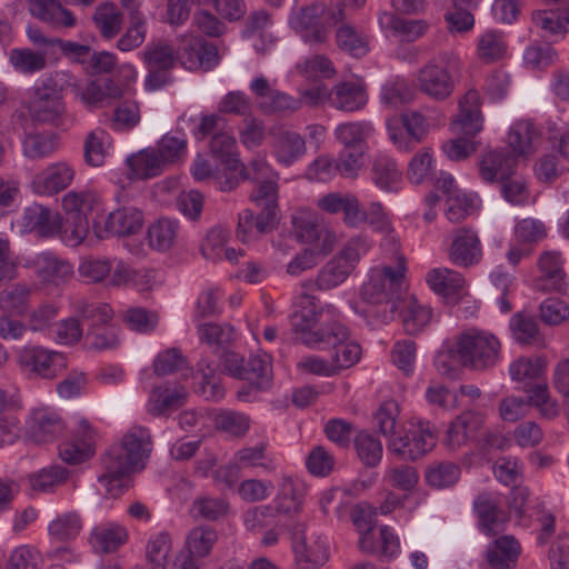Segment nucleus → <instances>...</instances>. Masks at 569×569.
<instances>
[{"instance_id": "nucleus-38", "label": "nucleus", "mask_w": 569, "mask_h": 569, "mask_svg": "<svg viewBox=\"0 0 569 569\" xmlns=\"http://www.w3.org/2000/svg\"><path fill=\"white\" fill-rule=\"evenodd\" d=\"M538 266L542 273L540 287L543 290H553L557 292H563L566 290L567 283L565 281V271L562 269V260L559 252H543L540 256Z\"/></svg>"}, {"instance_id": "nucleus-36", "label": "nucleus", "mask_w": 569, "mask_h": 569, "mask_svg": "<svg viewBox=\"0 0 569 569\" xmlns=\"http://www.w3.org/2000/svg\"><path fill=\"white\" fill-rule=\"evenodd\" d=\"M367 103L365 86L358 81H345L336 84L330 93V104L342 111H356Z\"/></svg>"}, {"instance_id": "nucleus-17", "label": "nucleus", "mask_w": 569, "mask_h": 569, "mask_svg": "<svg viewBox=\"0 0 569 569\" xmlns=\"http://www.w3.org/2000/svg\"><path fill=\"white\" fill-rule=\"evenodd\" d=\"M92 201L86 192L69 191L62 198V207L66 211L63 231L70 232L74 244L81 243L89 232L87 214L92 210Z\"/></svg>"}, {"instance_id": "nucleus-39", "label": "nucleus", "mask_w": 569, "mask_h": 569, "mask_svg": "<svg viewBox=\"0 0 569 569\" xmlns=\"http://www.w3.org/2000/svg\"><path fill=\"white\" fill-rule=\"evenodd\" d=\"M372 181L381 190L397 192L402 182V171L398 163L388 156L379 154L372 163Z\"/></svg>"}, {"instance_id": "nucleus-14", "label": "nucleus", "mask_w": 569, "mask_h": 569, "mask_svg": "<svg viewBox=\"0 0 569 569\" xmlns=\"http://www.w3.org/2000/svg\"><path fill=\"white\" fill-rule=\"evenodd\" d=\"M476 527L487 537L498 536L505 531L509 516L502 507L501 498L496 492L483 491L472 501Z\"/></svg>"}, {"instance_id": "nucleus-47", "label": "nucleus", "mask_w": 569, "mask_h": 569, "mask_svg": "<svg viewBox=\"0 0 569 569\" xmlns=\"http://www.w3.org/2000/svg\"><path fill=\"white\" fill-rule=\"evenodd\" d=\"M510 329L517 342L526 346L541 348L545 340L539 331L536 319L523 313H516L510 320Z\"/></svg>"}, {"instance_id": "nucleus-34", "label": "nucleus", "mask_w": 569, "mask_h": 569, "mask_svg": "<svg viewBox=\"0 0 569 569\" xmlns=\"http://www.w3.org/2000/svg\"><path fill=\"white\" fill-rule=\"evenodd\" d=\"M427 282L436 293L452 303L459 300L466 283L461 273L448 268H436L429 271Z\"/></svg>"}, {"instance_id": "nucleus-42", "label": "nucleus", "mask_w": 569, "mask_h": 569, "mask_svg": "<svg viewBox=\"0 0 569 569\" xmlns=\"http://www.w3.org/2000/svg\"><path fill=\"white\" fill-rule=\"evenodd\" d=\"M367 163V152L362 144H345L336 158V170L339 176L356 179Z\"/></svg>"}, {"instance_id": "nucleus-18", "label": "nucleus", "mask_w": 569, "mask_h": 569, "mask_svg": "<svg viewBox=\"0 0 569 569\" xmlns=\"http://www.w3.org/2000/svg\"><path fill=\"white\" fill-rule=\"evenodd\" d=\"M327 538L318 536L308 542L305 536V525L297 523L292 528V551L299 569H318L329 559Z\"/></svg>"}, {"instance_id": "nucleus-15", "label": "nucleus", "mask_w": 569, "mask_h": 569, "mask_svg": "<svg viewBox=\"0 0 569 569\" xmlns=\"http://www.w3.org/2000/svg\"><path fill=\"white\" fill-rule=\"evenodd\" d=\"M333 8H327L322 2H313L295 11L290 19V26L302 33L306 42L323 43L328 39L329 28L327 14Z\"/></svg>"}, {"instance_id": "nucleus-62", "label": "nucleus", "mask_w": 569, "mask_h": 569, "mask_svg": "<svg viewBox=\"0 0 569 569\" xmlns=\"http://www.w3.org/2000/svg\"><path fill=\"white\" fill-rule=\"evenodd\" d=\"M171 550V538L167 532L152 537L147 545V562L150 569H167L168 556Z\"/></svg>"}, {"instance_id": "nucleus-13", "label": "nucleus", "mask_w": 569, "mask_h": 569, "mask_svg": "<svg viewBox=\"0 0 569 569\" xmlns=\"http://www.w3.org/2000/svg\"><path fill=\"white\" fill-rule=\"evenodd\" d=\"M249 89L256 98L258 108L264 114L286 117L301 108L298 98L276 89L264 76L253 78Z\"/></svg>"}, {"instance_id": "nucleus-61", "label": "nucleus", "mask_w": 569, "mask_h": 569, "mask_svg": "<svg viewBox=\"0 0 569 569\" xmlns=\"http://www.w3.org/2000/svg\"><path fill=\"white\" fill-rule=\"evenodd\" d=\"M482 129V117L459 113L450 123L455 136L449 142H470Z\"/></svg>"}, {"instance_id": "nucleus-29", "label": "nucleus", "mask_w": 569, "mask_h": 569, "mask_svg": "<svg viewBox=\"0 0 569 569\" xmlns=\"http://www.w3.org/2000/svg\"><path fill=\"white\" fill-rule=\"evenodd\" d=\"M485 423V417L478 411L468 410L460 413L448 427L445 445L450 449H457L479 431Z\"/></svg>"}, {"instance_id": "nucleus-37", "label": "nucleus", "mask_w": 569, "mask_h": 569, "mask_svg": "<svg viewBox=\"0 0 569 569\" xmlns=\"http://www.w3.org/2000/svg\"><path fill=\"white\" fill-rule=\"evenodd\" d=\"M382 29L390 30L392 36L401 41L412 42L422 37L428 24L423 20H407L396 17L392 12L382 11L378 16Z\"/></svg>"}, {"instance_id": "nucleus-12", "label": "nucleus", "mask_w": 569, "mask_h": 569, "mask_svg": "<svg viewBox=\"0 0 569 569\" xmlns=\"http://www.w3.org/2000/svg\"><path fill=\"white\" fill-rule=\"evenodd\" d=\"M234 144H211L207 157L198 154L193 161L191 172L197 181L214 177L219 186L222 179L239 168V156L233 150Z\"/></svg>"}, {"instance_id": "nucleus-3", "label": "nucleus", "mask_w": 569, "mask_h": 569, "mask_svg": "<svg viewBox=\"0 0 569 569\" xmlns=\"http://www.w3.org/2000/svg\"><path fill=\"white\" fill-rule=\"evenodd\" d=\"M462 62L452 51H443L430 59L417 73L418 89L437 101L449 98L460 77Z\"/></svg>"}, {"instance_id": "nucleus-8", "label": "nucleus", "mask_w": 569, "mask_h": 569, "mask_svg": "<svg viewBox=\"0 0 569 569\" xmlns=\"http://www.w3.org/2000/svg\"><path fill=\"white\" fill-rule=\"evenodd\" d=\"M500 342L493 335L471 331L460 336L455 351L465 367L485 370L500 360Z\"/></svg>"}, {"instance_id": "nucleus-7", "label": "nucleus", "mask_w": 569, "mask_h": 569, "mask_svg": "<svg viewBox=\"0 0 569 569\" xmlns=\"http://www.w3.org/2000/svg\"><path fill=\"white\" fill-rule=\"evenodd\" d=\"M186 152L187 144H156L143 148L126 158V177L130 181L156 178L168 163L179 161Z\"/></svg>"}, {"instance_id": "nucleus-41", "label": "nucleus", "mask_w": 569, "mask_h": 569, "mask_svg": "<svg viewBox=\"0 0 569 569\" xmlns=\"http://www.w3.org/2000/svg\"><path fill=\"white\" fill-rule=\"evenodd\" d=\"M38 277L47 283L59 284L73 273L72 266L50 252L38 256L36 261Z\"/></svg>"}, {"instance_id": "nucleus-11", "label": "nucleus", "mask_w": 569, "mask_h": 569, "mask_svg": "<svg viewBox=\"0 0 569 569\" xmlns=\"http://www.w3.org/2000/svg\"><path fill=\"white\" fill-rule=\"evenodd\" d=\"M349 329L340 321H332L321 340H309L308 347L318 350H332L331 360L337 373L353 366L360 359L361 348L349 341Z\"/></svg>"}, {"instance_id": "nucleus-43", "label": "nucleus", "mask_w": 569, "mask_h": 569, "mask_svg": "<svg viewBox=\"0 0 569 569\" xmlns=\"http://www.w3.org/2000/svg\"><path fill=\"white\" fill-rule=\"evenodd\" d=\"M31 14L54 26L70 28L76 24L72 12L63 8L57 0H33Z\"/></svg>"}, {"instance_id": "nucleus-22", "label": "nucleus", "mask_w": 569, "mask_h": 569, "mask_svg": "<svg viewBox=\"0 0 569 569\" xmlns=\"http://www.w3.org/2000/svg\"><path fill=\"white\" fill-rule=\"evenodd\" d=\"M293 233L298 241L309 243V249H316L323 256L335 247V236L323 228L312 213H299L292 217Z\"/></svg>"}, {"instance_id": "nucleus-58", "label": "nucleus", "mask_w": 569, "mask_h": 569, "mask_svg": "<svg viewBox=\"0 0 569 569\" xmlns=\"http://www.w3.org/2000/svg\"><path fill=\"white\" fill-rule=\"evenodd\" d=\"M217 430L229 433L232 437H243L250 428V419L241 412L221 410L213 418Z\"/></svg>"}, {"instance_id": "nucleus-49", "label": "nucleus", "mask_w": 569, "mask_h": 569, "mask_svg": "<svg viewBox=\"0 0 569 569\" xmlns=\"http://www.w3.org/2000/svg\"><path fill=\"white\" fill-rule=\"evenodd\" d=\"M267 170V163L260 159L250 161L248 168L239 161V168L236 171L227 174L223 179L222 177L219 178V189L221 191H231L238 187L240 180L260 182L266 178Z\"/></svg>"}, {"instance_id": "nucleus-35", "label": "nucleus", "mask_w": 569, "mask_h": 569, "mask_svg": "<svg viewBox=\"0 0 569 569\" xmlns=\"http://www.w3.org/2000/svg\"><path fill=\"white\" fill-rule=\"evenodd\" d=\"M143 221L141 210L134 207H122L109 213L103 232L119 237L131 236L141 230Z\"/></svg>"}, {"instance_id": "nucleus-64", "label": "nucleus", "mask_w": 569, "mask_h": 569, "mask_svg": "<svg viewBox=\"0 0 569 569\" xmlns=\"http://www.w3.org/2000/svg\"><path fill=\"white\" fill-rule=\"evenodd\" d=\"M9 59L14 69L23 73L38 72L47 66L46 56L31 49H12Z\"/></svg>"}, {"instance_id": "nucleus-25", "label": "nucleus", "mask_w": 569, "mask_h": 569, "mask_svg": "<svg viewBox=\"0 0 569 569\" xmlns=\"http://www.w3.org/2000/svg\"><path fill=\"white\" fill-rule=\"evenodd\" d=\"M482 258L481 242L477 232L470 229H458L453 237L449 259L459 267L477 264Z\"/></svg>"}, {"instance_id": "nucleus-20", "label": "nucleus", "mask_w": 569, "mask_h": 569, "mask_svg": "<svg viewBox=\"0 0 569 569\" xmlns=\"http://www.w3.org/2000/svg\"><path fill=\"white\" fill-rule=\"evenodd\" d=\"M327 22L336 27V43L352 57L361 58L369 51L367 37L346 19L343 8L337 6L327 14Z\"/></svg>"}, {"instance_id": "nucleus-23", "label": "nucleus", "mask_w": 569, "mask_h": 569, "mask_svg": "<svg viewBox=\"0 0 569 569\" xmlns=\"http://www.w3.org/2000/svg\"><path fill=\"white\" fill-rule=\"evenodd\" d=\"M96 438L97 433L89 421L80 418L72 439L60 446V458L69 465L89 460L96 452Z\"/></svg>"}, {"instance_id": "nucleus-33", "label": "nucleus", "mask_w": 569, "mask_h": 569, "mask_svg": "<svg viewBox=\"0 0 569 569\" xmlns=\"http://www.w3.org/2000/svg\"><path fill=\"white\" fill-rule=\"evenodd\" d=\"M272 216V213L270 214ZM278 227V221L262 212L254 213L251 209H244L239 213L237 238L246 243L269 233Z\"/></svg>"}, {"instance_id": "nucleus-45", "label": "nucleus", "mask_w": 569, "mask_h": 569, "mask_svg": "<svg viewBox=\"0 0 569 569\" xmlns=\"http://www.w3.org/2000/svg\"><path fill=\"white\" fill-rule=\"evenodd\" d=\"M179 223L169 218H160L148 228L149 246L160 252L173 247L178 238Z\"/></svg>"}, {"instance_id": "nucleus-6", "label": "nucleus", "mask_w": 569, "mask_h": 569, "mask_svg": "<svg viewBox=\"0 0 569 569\" xmlns=\"http://www.w3.org/2000/svg\"><path fill=\"white\" fill-rule=\"evenodd\" d=\"M335 319V309L323 310L317 297L303 292L296 302V310L290 316L298 340L308 347L309 340H321Z\"/></svg>"}, {"instance_id": "nucleus-54", "label": "nucleus", "mask_w": 569, "mask_h": 569, "mask_svg": "<svg viewBox=\"0 0 569 569\" xmlns=\"http://www.w3.org/2000/svg\"><path fill=\"white\" fill-rule=\"evenodd\" d=\"M93 22L104 39L114 38L123 24V16L112 3L99 6L93 13Z\"/></svg>"}, {"instance_id": "nucleus-46", "label": "nucleus", "mask_w": 569, "mask_h": 569, "mask_svg": "<svg viewBox=\"0 0 569 569\" xmlns=\"http://www.w3.org/2000/svg\"><path fill=\"white\" fill-rule=\"evenodd\" d=\"M532 24L543 36H563L569 32V11L536 10L531 13Z\"/></svg>"}, {"instance_id": "nucleus-19", "label": "nucleus", "mask_w": 569, "mask_h": 569, "mask_svg": "<svg viewBox=\"0 0 569 569\" xmlns=\"http://www.w3.org/2000/svg\"><path fill=\"white\" fill-rule=\"evenodd\" d=\"M20 367L43 379H53L67 369V358L42 347L24 348L19 356Z\"/></svg>"}, {"instance_id": "nucleus-1", "label": "nucleus", "mask_w": 569, "mask_h": 569, "mask_svg": "<svg viewBox=\"0 0 569 569\" xmlns=\"http://www.w3.org/2000/svg\"><path fill=\"white\" fill-rule=\"evenodd\" d=\"M152 448L150 430L131 427L119 442L106 450L101 459L104 472L98 481L111 496L121 495L130 485V475L144 469Z\"/></svg>"}, {"instance_id": "nucleus-32", "label": "nucleus", "mask_w": 569, "mask_h": 569, "mask_svg": "<svg viewBox=\"0 0 569 569\" xmlns=\"http://www.w3.org/2000/svg\"><path fill=\"white\" fill-rule=\"evenodd\" d=\"M128 540L127 529L117 522H102L91 529L89 543L98 553L117 551Z\"/></svg>"}, {"instance_id": "nucleus-31", "label": "nucleus", "mask_w": 569, "mask_h": 569, "mask_svg": "<svg viewBox=\"0 0 569 569\" xmlns=\"http://www.w3.org/2000/svg\"><path fill=\"white\" fill-rule=\"evenodd\" d=\"M520 552L519 541L513 536L505 535L488 545L485 557L491 569H513Z\"/></svg>"}, {"instance_id": "nucleus-52", "label": "nucleus", "mask_w": 569, "mask_h": 569, "mask_svg": "<svg viewBox=\"0 0 569 569\" xmlns=\"http://www.w3.org/2000/svg\"><path fill=\"white\" fill-rule=\"evenodd\" d=\"M243 525L252 533H261L279 526V516L272 503L249 508L243 515Z\"/></svg>"}, {"instance_id": "nucleus-60", "label": "nucleus", "mask_w": 569, "mask_h": 569, "mask_svg": "<svg viewBox=\"0 0 569 569\" xmlns=\"http://www.w3.org/2000/svg\"><path fill=\"white\" fill-rule=\"evenodd\" d=\"M177 51L163 42L149 43L143 51V61L147 68L170 70L174 66Z\"/></svg>"}, {"instance_id": "nucleus-10", "label": "nucleus", "mask_w": 569, "mask_h": 569, "mask_svg": "<svg viewBox=\"0 0 569 569\" xmlns=\"http://www.w3.org/2000/svg\"><path fill=\"white\" fill-rule=\"evenodd\" d=\"M531 144H505L488 149L478 160V173L482 181L493 184L513 177L519 159Z\"/></svg>"}, {"instance_id": "nucleus-16", "label": "nucleus", "mask_w": 569, "mask_h": 569, "mask_svg": "<svg viewBox=\"0 0 569 569\" xmlns=\"http://www.w3.org/2000/svg\"><path fill=\"white\" fill-rule=\"evenodd\" d=\"M177 59L188 70H210L219 62L218 49L192 32L178 37Z\"/></svg>"}, {"instance_id": "nucleus-50", "label": "nucleus", "mask_w": 569, "mask_h": 569, "mask_svg": "<svg viewBox=\"0 0 569 569\" xmlns=\"http://www.w3.org/2000/svg\"><path fill=\"white\" fill-rule=\"evenodd\" d=\"M226 120L218 114H206L191 129L196 140L211 139L214 142H236L234 138L224 130Z\"/></svg>"}, {"instance_id": "nucleus-59", "label": "nucleus", "mask_w": 569, "mask_h": 569, "mask_svg": "<svg viewBox=\"0 0 569 569\" xmlns=\"http://www.w3.org/2000/svg\"><path fill=\"white\" fill-rule=\"evenodd\" d=\"M355 447L366 467H376L382 458V445L372 435L362 431L355 436Z\"/></svg>"}, {"instance_id": "nucleus-26", "label": "nucleus", "mask_w": 569, "mask_h": 569, "mask_svg": "<svg viewBox=\"0 0 569 569\" xmlns=\"http://www.w3.org/2000/svg\"><path fill=\"white\" fill-rule=\"evenodd\" d=\"M73 177L74 171L68 163L58 162L36 174L31 188L38 194L52 196L69 187Z\"/></svg>"}, {"instance_id": "nucleus-53", "label": "nucleus", "mask_w": 569, "mask_h": 569, "mask_svg": "<svg viewBox=\"0 0 569 569\" xmlns=\"http://www.w3.org/2000/svg\"><path fill=\"white\" fill-rule=\"evenodd\" d=\"M250 200L260 209V212L268 214L278 221L279 206H278V184L273 180H262L258 182L257 187L250 194Z\"/></svg>"}, {"instance_id": "nucleus-51", "label": "nucleus", "mask_w": 569, "mask_h": 569, "mask_svg": "<svg viewBox=\"0 0 569 569\" xmlns=\"http://www.w3.org/2000/svg\"><path fill=\"white\" fill-rule=\"evenodd\" d=\"M461 475L460 467L450 461H440L429 465L425 472L426 483L435 489L449 488L458 482Z\"/></svg>"}, {"instance_id": "nucleus-24", "label": "nucleus", "mask_w": 569, "mask_h": 569, "mask_svg": "<svg viewBox=\"0 0 569 569\" xmlns=\"http://www.w3.org/2000/svg\"><path fill=\"white\" fill-rule=\"evenodd\" d=\"M27 107L31 117L41 122H53L66 111L62 96L42 82L30 91Z\"/></svg>"}, {"instance_id": "nucleus-30", "label": "nucleus", "mask_w": 569, "mask_h": 569, "mask_svg": "<svg viewBox=\"0 0 569 569\" xmlns=\"http://www.w3.org/2000/svg\"><path fill=\"white\" fill-rule=\"evenodd\" d=\"M358 548L367 555L378 556L383 561L395 559L400 552V541L393 529L388 526L380 527V543L377 545L372 531L360 532Z\"/></svg>"}, {"instance_id": "nucleus-55", "label": "nucleus", "mask_w": 569, "mask_h": 569, "mask_svg": "<svg viewBox=\"0 0 569 569\" xmlns=\"http://www.w3.org/2000/svg\"><path fill=\"white\" fill-rule=\"evenodd\" d=\"M218 533L209 526L193 528L187 537L188 553L200 559L207 557L217 542Z\"/></svg>"}, {"instance_id": "nucleus-27", "label": "nucleus", "mask_w": 569, "mask_h": 569, "mask_svg": "<svg viewBox=\"0 0 569 569\" xmlns=\"http://www.w3.org/2000/svg\"><path fill=\"white\" fill-rule=\"evenodd\" d=\"M239 136L241 142H259L269 139H278L281 142H303V139L295 131L278 126L267 129L263 121L254 117L244 118L239 129Z\"/></svg>"}, {"instance_id": "nucleus-48", "label": "nucleus", "mask_w": 569, "mask_h": 569, "mask_svg": "<svg viewBox=\"0 0 569 569\" xmlns=\"http://www.w3.org/2000/svg\"><path fill=\"white\" fill-rule=\"evenodd\" d=\"M32 288L27 283H14L0 292V309L11 315L22 316L27 312Z\"/></svg>"}, {"instance_id": "nucleus-57", "label": "nucleus", "mask_w": 569, "mask_h": 569, "mask_svg": "<svg viewBox=\"0 0 569 569\" xmlns=\"http://www.w3.org/2000/svg\"><path fill=\"white\" fill-rule=\"evenodd\" d=\"M478 57L486 63L495 62L505 57L507 52V43L501 32H485L477 47Z\"/></svg>"}, {"instance_id": "nucleus-5", "label": "nucleus", "mask_w": 569, "mask_h": 569, "mask_svg": "<svg viewBox=\"0 0 569 569\" xmlns=\"http://www.w3.org/2000/svg\"><path fill=\"white\" fill-rule=\"evenodd\" d=\"M368 250L369 243L365 237L359 236L350 239L345 248L319 270L317 279L306 282L303 287L310 290L316 288L327 291L340 286L351 274Z\"/></svg>"}, {"instance_id": "nucleus-63", "label": "nucleus", "mask_w": 569, "mask_h": 569, "mask_svg": "<svg viewBox=\"0 0 569 569\" xmlns=\"http://www.w3.org/2000/svg\"><path fill=\"white\" fill-rule=\"evenodd\" d=\"M545 357L520 358L509 368L510 376L516 381L539 379L546 370Z\"/></svg>"}, {"instance_id": "nucleus-2", "label": "nucleus", "mask_w": 569, "mask_h": 569, "mask_svg": "<svg viewBox=\"0 0 569 569\" xmlns=\"http://www.w3.org/2000/svg\"><path fill=\"white\" fill-rule=\"evenodd\" d=\"M221 360L229 376L246 381L237 391V398L240 401H253L259 392L271 387L273 376L269 355L251 356L246 360L239 353L223 351Z\"/></svg>"}, {"instance_id": "nucleus-40", "label": "nucleus", "mask_w": 569, "mask_h": 569, "mask_svg": "<svg viewBox=\"0 0 569 569\" xmlns=\"http://www.w3.org/2000/svg\"><path fill=\"white\" fill-rule=\"evenodd\" d=\"M63 430V423L58 413L48 409H38L32 413L29 432L36 442L53 440Z\"/></svg>"}, {"instance_id": "nucleus-44", "label": "nucleus", "mask_w": 569, "mask_h": 569, "mask_svg": "<svg viewBox=\"0 0 569 569\" xmlns=\"http://www.w3.org/2000/svg\"><path fill=\"white\" fill-rule=\"evenodd\" d=\"M69 470L61 465L44 467L37 472L28 475L30 489L34 492H52L54 489L67 481Z\"/></svg>"}, {"instance_id": "nucleus-21", "label": "nucleus", "mask_w": 569, "mask_h": 569, "mask_svg": "<svg viewBox=\"0 0 569 569\" xmlns=\"http://www.w3.org/2000/svg\"><path fill=\"white\" fill-rule=\"evenodd\" d=\"M20 227L23 232H34L42 238H52L63 231V218L59 212L34 202L23 209Z\"/></svg>"}, {"instance_id": "nucleus-9", "label": "nucleus", "mask_w": 569, "mask_h": 569, "mask_svg": "<svg viewBox=\"0 0 569 569\" xmlns=\"http://www.w3.org/2000/svg\"><path fill=\"white\" fill-rule=\"evenodd\" d=\"M437 428L428 420L411 422L403 436L392 438L388 450L405 461H416L430 452L437 443Z\"/></svg>"}, {"instance_id": "nucleus-4", "label": "nucleus", "mask_w": 569, "mask_h": 569, "mask_svg": "<svg viewBox=\"0 0 569 569\" xmlns=\"http://www.w3.org/2000/svg\"><path fill=\"white\" fill-rule=\"evenodd\" d=\"M405 258L398 257L397 267L383 266L371 270L369 280L361 287V297L369 305L389 306V320L398 309V299L405 280Z\"/></svg>"}, {"instance_id": "nucleus-56", "label": "nucleus", "mask_w": 569, "mask_h": 569, "mask_svg": "<svg viewBox=\"0 0 569 569\" xmlns=\"http://www.w3.org/2000/svg\"><path fill=\"white\" fill-rule=\"evenodd\" d=\"M82 528V522L78 513L68 512L58 516L49 526V535L57 541H70L76 539Z\"/></svg>"}, {"instance_id": "nucleus-28", "label": "nucleus", "mask_w": 569, "mask_h": 569, "mask_svg": "<svg viewBox=\"0 0 569 569\" xmlns=\"http://www.w3.org/2000/svg\"><path fill=\"white\" fill-rule=\"evenodd\" d=\"M188 391L183 386H159L152 389L148 412L153 417H168L184 406Z\"/></svg>"}]
</instances>
